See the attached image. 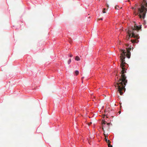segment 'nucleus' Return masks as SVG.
Masks as SVG:
<instances>
[{
	"label": "nucleus",
	"mask_w": 147,
	"mask_h": 147,
	"mask_svg": "<svg viewBox=\"0 0 147 147\" xmlns=\"http://www.w3.org/2000/svg\"><path fill=\"white\" fill-rule=\"evenodd\" d=\"M126 49L127 54H126V52L125 50H120V51L121 53L120 56V60L121 62L120 66L122 69L120 73V74H121V78H119L117 81V82H115L114 84L115 87L118 89L117 91L119 92L121 95H122L123 94V91L125 92V86L127 82V80L126 79V77L124 74L125 73H126V70L125 67V65L126 64L125 60V56L126 55L128 58H129L130 57L131 54L130 51L131 50V48H129Z\"/></svg>",
	"instance_id": "obj_1"
},
{
	"label": "nucleus",
	"mask_w": 147,
	"mask_h": 147,
	"mask_svg": "<svg viewBox=\"0 0 147 147\" xmlns=\"http://www.w3.org/2000/svg\"><path fill=\"white\" fill-rule=\"evenodd\" d=\"M141 28V27H139L135 24L134 27H131L130 29H128L127 32L128 35L127 36V39H129L131 36V37L136 38L137 39L139 38V36L137 34V33Z\"/></svg>",
	"instance_id": "obj_2"
},
{
	"label": "nucleus",
	"mask_w": 147,
	"mask_h": 147,
	"mask_svg": "<svg viewBox=\"0 0 147 147\" xmlns=\"http://www.w3.org/2000/svg\"><path fill=\"white\" fill-rule=\"evenodd\" d=\"M145 6L144 4H142L141 5L140 7L138 8V13L136 14V15H138L140 18L144 19L147 10V3L145 4Z\"/></svg>",
	"instance_id": "obj_3"
},
{
	"label": "nucleus",
	"mask_w": 147,
	"mask_h": 147,
	"mask_svg": "<svg viewBox=\"0 0 147 147\" xmlns=\"http://www.w3.org/2000/svg\"><path fill=\"white\" fill-rule=\"evenodd\" d=\"M137 40L136 39V40H131V41L132 42V43L134 44V43H137Z\"/></svg>",
	"instance_id": "obj_4"
},
{
	"label": "nucleus",
	"mask_w": 147,
	"mask_h": 147,
	"mask_svg": "<svg viewBox=\"0 0 147 147\" xmlns=\"http://www.w3.org/2000/svg\"><path fill=\"white\" fill-rule=\"evenodd\" d=\"M75 59L77 61H79L80 60V59L78 56H77L76 57Z\"/></svg>",
	"instance_id": "obj_5"
},
{
	"label": "nucleus",
	"mask_w": 147,
	"mask_h": 147,
	"mask_svg": "<svg viewBox=\"0 0 147 147\" xmlns=\"http://www.w3.org/2000/svg\"><path fill=\"white\" fill-rule=\"evenodd\" d=\"M105 141L106 142L108 143H110L111 142L109 140H108L107 138H105Z\"/></svg>",
	"instance_id": "obj_6"
},
{
	"label": "nucleus",
	"mask_w": 147,
	"mask_h": 147,
	"mask_svg": "<svg viewBox=\"0 0 147 147\" xmlns=\"http://www.w3.org/2000/svg\"><path fill=\"white\" fill-rule=\"evenodd\" d=\"M75 74H76V75H77L78 74H79V71H78V70H76V71H75Z\"/></svg>",
	"instance_id": "obj_7"
},
{
	"label": "nucleus",
	"mask_w": 147,
	"mask_h": 147,
	"mask_svg": "<svg viewBox=\"0 0 147 147\" xmlns=\"http://www.w3.org/2000/svg\"><path fill=\"white\" fill-rule=\"evenodd\" d=\"M71 59H69L68 61V64H70V63H71Z\"/></svg>",
	"instance_id": "obj_8"
},
{
	"label": "nucleus",
	"mask_w": 147,
	"mask_h": 147,
	"mask_svg": "<svg viewBox=\"0 0 147 147\" xmlns=\"http://www.w3.org/2000/svg\"><path fill=\"white\" fill-rule=\"evenodd\" d=\"M119 8V6H118L116 5V6L115 7V8L116 9H118Z\"/></svg>",
	"instance_id": "obj_9"
},
{
	"label": "nucleus",
	"mask_w": 147,
	"mask_h": 147,
	"mask_svg": "<svg viewBox=\"0 0 147 147\" xmlns=\"http://www.w3.org/2000/svg\"><path fill=\"white\" fill-rule=\"evenodd\" d=\"M108 145V147H113L112 145H111L110 143H109Z\"/></svg>",
	"instance_id": "obj_10"
},
{
	"label": "nucleus",
	"mask_w": 147,
	"mask_h": 147,
	"mask_svg": "<svg viewBox=\"0 0 147 147\" xmlns=\"http://www.w3.org/2000/svg\"><path fill=\"white\" fill-rule=\"evenodd\" d=\"M102 12L103 13H106L105 12V9L104 8L103 9V10Z\"/></svg>",
	"instance_id": "obj_11"
},
{
	"label": "nucleus",
	"mask_w": 147,
	"mask_h": 147,
	"mask_svg": "<svg viewBox=\"0 0 147 147\" xmlns=\"http://www.w3.org/2000/svg\"><path fill=\"white\" fill-rule=\"evenodd\" d=\"M106 122L105 121H103V122H102V124H105L106 123Z\"/></svg>",
	"instance_id": "obj_12"
},
{
	"label": "nucleus",
	"mask_w": 147,
	"mask_h": 147,
	"mask_svg": "<svg viewBox=\"0 0 147 147\" xmlns=\"http://www.w3.org/2000/svg\"><path fill=\"white\" fill-rule=\"evenodd\" d=\"M110 123H107V125L108 126V129H109V125H110Z\"/></svg>",
	"instance_id": "obj_13"
},
{
	"label": "nucleus",
	"mask_w": 147,
	"mask_h": 147,
	"mask_svg": "<svg viewBox=\"0 0 147 147\" xmlns=\"http://www.w3.org/2000/svg\"><path fill=\"white\" fill-rule=\"evenodd\" d=\"M92 123L91 122H90L89 123H88V125L89 126Z\"/></svg>",
	"instance_id": "obj_14"
},
{
	"label": "nucleus",
	"mask_w": 147,
	"mask_h": 147,
	"mask_svg": "<svg viewBox=\"0 0 147 147\" xmlns=\"http://www.w3.org/2000/svg\"><path fill=\"white\" fill-rule=\"evenodd\" d=\"M104 135L105 136V138H106L107 137V135H106L105 134H104Z\"/></svg>",
	"instance_id": "obj_15"
},
{
	"label": "nucleus",
	"mask_w": 147,
	"mask_h": 147,
	"mask_svg": "<svg viewBox=\"0 0 147 147\" xmlns=\"http://www.w3.org/2000/svg\"><path fill=\"white\" fill-rule=\"evenodd\" d=\"M69 56H70V57H73V55H72V54H70L69 55Z\"/></svg>",
	"instance_id": "obj_16"
},
{
	"label": "nucleus",
	"mask_w": 147,
	"mask_h": 147,
	"mask_svg": "<svg viewBox=\"0 0 147 147\" xmlns=\"http://www.w3.org/2000/svg\"><path fill=\"white\" fill-rule=\"evenodd\" d=\"M98 20H102V18H100V19H98Z\"/></svg>",
	"instance_id": "obj_17"
},
{
	"label": "nucleus",
	"mask_w": 147,
	"mask_h": 147,
	"mask_svg": "<svg viewBox=\"0 0 147 147\" xmlns=\"http://www.w3.org/2000/svg\"><path fill=\"white\" fill-rule=\"evenodd\" d=\"M104 127V126L103 125V127H102V129H103L104 130V128H103V127Z\"/></svg>",
	"instance_id": "obj_18"
},
{
	"label": "nucleus",
	"mask_w": 147,
	"mask_h": 147,
	"mask_svg": "<svg viewBox=\"0 0 147 147\" xmlns=\"http://www.w3.org/2000/svg\"><path fill=\"white\" fill-rule=\"evenodd\" d=\"M107 7H109V5H107Z\"/></svg>",
	"instance_id": "obj_19"
},
{
	"label": "nucleus",
	"mask_w": 147,
	"mask_h": 147,
	"mask_svg": "<svg viewBox=\"0 0 147 147\" xmlns=\"http://www.w3.org/2000/svg\"><path fill=\"white\" fill-rule=\"evenodd\" d=\"M132 8H133V9H134V7H133Z\"/></svg>",
	"instance_id": "obj_20"
}]
</instances>
